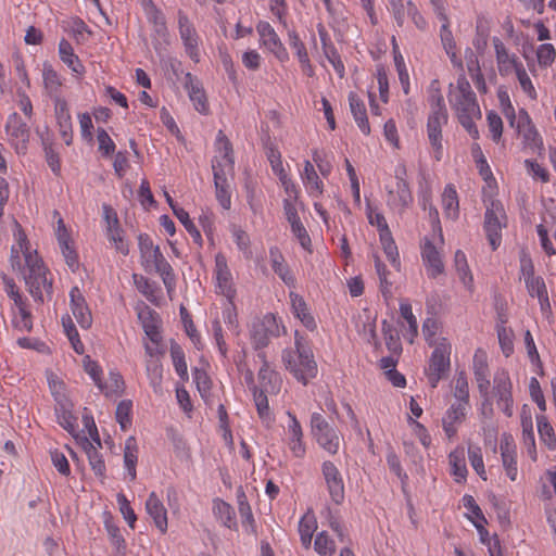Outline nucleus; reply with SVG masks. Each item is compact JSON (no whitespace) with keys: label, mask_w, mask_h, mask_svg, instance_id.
<instances>
[{"label":"nucleus","mask_w":556,"mask_h":556,"mask_svg":"<svg viewBox=\"0 0 556 556\" xmlns=\"http://www.w3.org/2000/svg\"><path fill=\"white\" fill-rule=\"evenodd\" d=\"M13 238L11 266L13 270L22 274L33 299L43 303L45 295L51 296L52 294V280L47 277L48 268L17 222L14 223Z\"/></svg>","instance_id":"f257e3e1"},{"label":"nucleus","mask_w":556,"mask_h":556,"mask_svg":"<svg viewBox=\"0 0 556 556\" xmlns=\"http://www.w3.org/2000/svg\"><path fill=\"white\" fill-rule=\"evenodd\" d=\"M448 103L469 136L478 139L479 131L475 121L481 118V111L476 93L464 75L457 78L455 86H450Z\"/></svg>","instance_id":"f03ea898"},{"label":"nucleus","mask_w":556,"mask_h":556,"mask_svg":"<svg viewBox=\"0 0 556 556\" xmlns=\"http://www.w3.org/2000/svg\"><path fill=\"white\" fill-rule=\"evenodd\" d=\"M282 364L293 378L306 386L318 374L312 346L306 338L294 331V350L286 349L281 354Z\"/></svg>","instance_id":"7ed1b4c3"},{"label":"nucleus","mask_w":556,"mask_h":556,"mask_svg":"<svg viewBox=\"0 0 556 556\" xmlns=\"http://www.w3.org/2000/svg\"><path fill=\"white\" fill-rule=\"evenodd\" d=\"M451 351V343L446 338H442L430 355L428 365L425 368V375L432 389L438 387L440 380L443 379L450 370Z\"/></svg>","instance_id":"20e7f679"},{"label":"nucleus","mask_w":556,"mask_h":556,"mask_svg":"<svg viewBox=\"0 0 556 556\" xmlns=\"http://www.w3.org/2000/svg\"><path fill=\"white\" fill-rule=\"evenodd\" d=\"M285 331L286 328L278 318L268 313L252 323L250 340L255 350H263L269 344L271 338L280 337Z\"/></svg>","instance_id":"39448f33"},{"label":"nucleus","mask_w":556,"mask_h":556,"mask_svg":"<svg viewBox=\"0 0 556 556\" xmlns=\"http://www.w3.org/2000/svg\"><path fill=\"white\" fill-rule=\"evenodd\" d=\"M507 226V215L501 201L492 200L484 213L483 230L495 251L502 243V230Z\"/></svg>","instance_id":"423d86ee"},{"label":"nucleus","mask_w":556,"mask_h":556,"mask_svg":"<svg viewBox=\"0 0 556 556\" xmlns=\"http://www.w3.org/2000/svg\"><path fill=\"white\" fill-rule=\"evenodd\" d=\"M311 428L317 443L328 453L337 454L340 447V437L334 427L319 414L313 413L311 416Z\"/></svg>","instance_id":"0eeeda50"},{"label":"nucleus","mask_w":556,"mask_h":556,"mask_svg":"<svg viewBox=\"0 0 556 556\" xmlns=\"http://www.w3.org/2000/svg\"><path fill=\"white\" fill-rule=\"evenodd\" d=\"M493 396L501 410L510 417L514 414L513 383L508 371L500 369L493 377Z\"/></svg>","instance_id":"6e6552de"},{"label":"nucleus","mask_w":556,"mask_h":556,"mask_svg":"<svg viewBox=\"0 0 556 556\" xmlns=\"http://www.w3.org/2000/svg\"><path fill=\"white\" fill-rule=\"evenodd\" d=\"M146 270H154L157 273L167 289L170 292L176 286V277L173 267L162 254L159 247L140 258Z\"/></svg>","instance_id":"1a4fd4ad"},{"label":"nucleus","mask_w":556,"mask_h":556,"mask_svg":"<svg viewBox=\"0 0 556 556\" xmlns=\"http://www.w3.org/2000/svg\"><path fill=\"white\" fill-rule=\"evenodd\" d=\"M5 134L9 143L14 148L16 153H25L29 142L30 130L28 125L23 122L17 113L9 115L5 124Z\"/></svg>","instance_id":"9d476101"},{"label":"nucleus","mask_w":556,"mask_h":556,"mask_svg":"<svg viewBox=\"0 0 556 556\" xmlns=\"http://www.w3.org/2000/svg\"><path fill=\"white\" fill-rule=\"evenodd\" d=\"M256 31L260 37V47L273 53L279 62L289 61V53L280 40L274 27L266 21H261L256 25Z\"/></svg>","instance_id":"9b49d317"},{"label":"nucleus","mask_w":556,"mask_h":556,"mask_svg":"<svg viewBox=\"0 0 556 556\" xmlns=\"http://www.w3.org/2000/svg\"><path fill=\"white\" fill-rule=\"evenodd\" d=\"M178 30L186 54L195 63L200 62V37L185 12L178 11Z\"/></svg>","instance_id":"f8f14e48"},{"label":"nucleus","mask_w":556,"mask_h":556,"mask_svg":"<svg viewBox=\"0 0 556 556\" xmlns=\"http://www.w3.org/2000/svg\"><path fill=\"white\" fill-rule=\"evenodd\" d=\"M406 168L404 165L395 169L396 187L395 190H390L387 203L389 207L399 213H403L412 203L413 195L408 182L404 178Z\"/></svg>","instance_id":"ddd939ff"},{"label":"nucleus","mask_w":556,"mask_h":556,"mask_svg":"<svg viewBox=\"0 0 556 556\" xmlns=\"http://www.w3.org/2000/svg\"><path fill=\"white\" fill-rule=\"evenodd\" d=\"M321 473L331 501L339 505L344 501V481L339 468L330 460L321 465Z\"/></svg>","instance_id":"4468645a"},{"label":"nucleus","mask_w":556,"mask_h":556,"mask_svg":"<svg viewBox=\"0 0 556 556\" xmlns=\"http://www.w3.org/2000/svg\"><path fill=\"white\" fill-rule=\"evenodd\" d=\"M216 288L226 300L235 299L236 289L232 281V275L228 267L227 258L223 253L215 255V269Z\"/></svg>","instance_id":"2eb2a0df"},{"label":"nucleus","mask_w":556,"mask_h":556,"mask_svg":"<svg viewBox=\"0 0 556 556\" xmlns=\"http://www.w3.org/2000/svg\"><path fill=\"white\" fill-rule=\"evenodd\" d=\"M216 155L212 160V170H217V166L223 172H233L235 159L232 144L226 135L219 130L215 140Z\"/></svg>","instance_id":"dca6fc26"},{"label":"nucleus","mask_w":556,"mask_h":556,"mask_svg":"<svg viewBox=\"0 0 556 556\" xmlns=\"http://www.w3.org/2000/svg\"><path fill=\"white\" fill-rule=\"evenodd\" d=\"M288 424L286 427L287 444L292 455L302 458L306 448L303 442V430L296 416L290 410L287 412Z\"/></svg>","instance_id":"f3484780"},{"label":"nucleus","mask_w":556,"mask_h":556,"mask_svg":"<svg viewBox=\"0 0 556 556\" xmlns=\"http://www.w3.org/2000/svg\"><path fill=\"white\" fill-rule=\"evenodd\" d=\"M421 260L429 278H437L444 273V263L441 252L432 241L425 239L421 244Z\"/></svg>","instance_id":"a211bd4d"},{"label":"nucleus","mask_w":556,"mask_h":556,"mask_svg":"<svg viewBox=\"0 0 556 556\" xmlns=\"http://www.w3.org/2000/svg\"><path fill=\"white\" fill-rule=\"evenodd\" d=\"M470 406L453 403L442 417V427L448 440L456 437L459 426L466 419Z\"/></svg>","instance_id":"6ab92c4d"},{"label":"nucleus","mask_w":556,"mask_h":556,"mask_svg":"<svg viewBox=\"0 0 556 556\" xmlns=\"http://www.w3.org/2000/svg\"><path fill=\"white\" fill-rule=\"evenodd\" d=\"M257 356L262 359V366L257 375L260 380L258 389L269 394H278L282 384L281 376L270 367L263 351H261Z\"/></svg>","instance_id":"aec40b11"},{"label":"nucleus","mask_w":556,"mask_h":556,"mask_svg":"<svg viewBox=\"0 0 556 556\" xmlns=\"http://www.w3.org/2000/svg\"><path fill=\"white\" fill-rule=\"evenodd\" d=\"M70 303L71 311L78 325L84 329L90 328L92 325V315L87 305L86 299L78 287H73L71 289Z\"/></svg>","instance_id":"412c9836"},{"label":"nucleus","mask_w":556,"mask_h":556,"mask_svg":"<svg viewBox=\"0 0 556 556\" xmlns=\"http://www.w3.org/2000/svg\"><path fill=\"white\" fill-rule=\"evenodd\" d=\"M500 450L505 472L511 481H515L518 475L517 450L510 434L504 433L502 435Z\"/></svg>","instance_id":"4be33fe9"},{"label":"nucleus","mask_w":556,"mask_h":556,"mask_svg":"<svg viewBox=\"0 0 556 556\" xmlns=\"http://www.w3.org/2000/svg\"><path fill=\"white\" fill-rule=\"evenodd\" d=\"M138 318L141 323L142 329L151 341L153 348H159L162 336L160 331V317L157 313L150 307L146 306L138 313Z\"/></svg>","instance_id":"5701e85b"},{"label":"nucleus","mask_w":556,"mask_h":556,"mask_svg":"<svg viewBox=\"0 0 556 556\" xmlns=\"http://www.w3.org/2000/svg\"><path fill=\"white\" fill-rule=\"evenodd\" d=\"M184 86L188 91L190 101L193 103L194 109L201 114L208 113V103L202 84L191 73L185 76Z\"/></svg>","instance_id":"b1692460"},{"label":"nucleus","mask_w":556,"mask_h":556,"mask_svg":"<svg viewBox=\"0 0 556 556\" xmlns=\"http://www.w3.org/2000/svg\"><path fill=\"white\" fill-rule=\"evenodd\" d=\"M300 178L302 184L307 192V194L313 199H319L324 193V182L319 178L314 164L305 160L303 164V169L300 172Z\"/></svg>","instance_id":"393cba45"},{"label":"nucleus","mask_w":556,"mask_h":556,"mask_svg":"<svg viewBox=\"0 0 556 556\" xmlns=\"http://www.w3.org/2000/svg\"><path fill=\"white\" fill-rule=\"evenodd\" d=\"M492 41L495 50L497 68L502 76L510 74L513 71H516L518 66L522 65L515 54H510L508 52L506 46L498 37H493Z\"/></svg>","instance_id":"a878e982"},{"label":"nucleus","mask_w":556,"mask_h":556,"mask_svg":"<svg viewBox=\"0 0 556 556\" xmlns=\"http://www.w3.org/2000/svg\"><path fill=\"white\" fill-rule=\"evenodd\" d=\"M447 122L444 114L429 115L427 123V134L430 144L435 151L434 157L440 161L442 157V126Z\"/></svg>","instance_id":"bb28decb"},{"label":"nucleus","mask_w":556,"mask_h":556,"mask_svg":"<svg viewBox=\"0 0 556 556\" xmlns=\"http://www.w3.org/2000/svg\"><path fill=\"white\" fill-rule=\"evenodd\" d=\"M146 510L147 514L153 519L155 527L162 533H165L167 531L168 526L167 510L155 492H151L149 494L146 501Z\"/></svg>","instance_id":"cd10ccee"},{"label":"nucleus","mask_w":556,"mask_h":556,"mask_svg":"<svg viewBox=\"0 0 556 556\" xmlns=\"http://www.w3.org/2000/svg\"><path fill=\"white\" fill-rule=\"evenodd\" d=\"M293 315L302 323L307 330H315L317 325L305 300L300 294L291 291L289 293Z\"/></svg>","instance_id":"c85d7f7f"},{"label":"nucleus","mask_w":556,"mask_h":556,"mask_svg":"<svg viewBox=\"0 0 556 556\" xmlns=\"http://www.w3.org/2000/svg\"><path fill=\"white\" fill-rule=\"evenodd\" d=\"M232 172H223L217 166V170H213L214 186L216 199L224 210H229L231 206V191L228 182V175Z\"/></svg>","instance_id":"c756f323"},{"label":"nucleus","mask_w":556,"mask_h":556,"mask_svg":"<svg viewBox=\"0 0 556 556\" xmlns=\"http://www.w3.org/2000/svg\"><path fill=\"white\" fill-rule=\"evenodd\" d=\"M146 354L150 357L147 361L146 369L150 383L155 392L161 389L162 383V365L155 358L161 353L159 348H153L151 344H144Z\"/></svg>","instance_id":"7c9ffc66"},{"label":"nucleus","mask_w":556,"mask_h":556,"mask_svg":"<svg viewBox=\"0 0 556 556\" xmlns=\"http://www.w3.org/2000/svg\"><path fill=\"white\" fill-rule=\"evenodd\" d=\"M269 256L270 265L275 274L279 276L286 286L294 288L296 282L295 277L289 266L285 263L283 255L277 247H271L269 249Z\"/></svg>","instance_id":"2f4dec72"},{"label":"nucleus","mask_w":556,"mask_h":556,"mask_svg":"<svg viewBox=\"0 0 556 556\" xmlns=\"http://www.w3.org/2000/svg\"><path fill=\"white\" fill-rule=\"evenodd\" d=\"M463 505L468 510L469 515H467L468 519L472 522V525L476 527L478 532L481 535L482 542H484V535H488V531L484 529V526L486 525V519L479 507V505L476 503L473 496L469 494H465L463 496Z\"/></svg>","instance_id":"473e14b6"},{"label":"nucleus","mask_w":556,"mask_h":556,"mask_svg":"<svg viewBox=\"0 0 556 556\" xmlns=\"http://www.w3.org/2000/svg\"><path fill=\"white\" fill-rule=\"evenodd\" d=\"M42 79L45 90L52 100L62 98L61 89L63 85V78L49 63L43 64Z\"/></svg>","instance_id":"72a5a7b5"},{"label":"nucleus","mask_w":556,"mask_h":556,"mask_svg":"<svg viewBox=\"0 0 556 556\" xmlns=\"http://www.w3.org/2000/svg\"><path fill=\"white\" fill-rule=\"evenodd\" d=\"M448 464L451 467V475L454 477L455 482H465L468 470L466 466L465 451L463 447H456L448 454Z\"/></svg>","instance_id":"f704fd0d"},{"label":"nucleus","mask_w":556,"mask_h":556,"mask_svg":"<svg viewBox=\"0 0 556 556\" xmlns=\"http://www.w3.org/2000/svg\"><path fill=\"white\" fill-rule=\"evenodd\" d=\"M473 375L477 382L479 393L482 397L489 395L490 380L488 364L483 355L478 354L473 357Z\"/></svg>","instance_id":"c9c22d12"},{"label":"nucleus","mask_w":556,"mask_h":556,"mask_svg":"<svg viewBox=\"0 0 556 556\" xmlns=\"http://www.w3.org/2000/svg\"><path fill=\"white\" fill-rule=\"evenodd\" d=\"M349 103L352 115L364 135L370 134V126L367 118L366 108L364 102L357 97L356 93L351 92L349 94Z\"/></svg>","instance_id":"e433bc0d"},{"label":"nucleus","mask_w":556,"mask_h":556,"mask_svg":"<svg viewBox=\"0 0 556 556\" xmlns=\"http://www.w3.org/2000/svg\"><path fill=\"white\" fill-rule=\"evenodd\" d=\"M55 416L58 424L68 433L74 434L77 430V418L72 413L71 404L64 400L59 401L55 407Z\"/></svg>","instance_id":"4c0bfd02"},{"label":"nucleus","mask_w":556,"mask_h":556,"mask_svg":"<svg viewBox=\"0 0 556 556\" xmlns=\"http://www.w3.org/2000/svg\"><path fill=\"white\" fill-rule=\"evenodd\" d=\"M440 38L442 46L451 60V63L456 68H463V61L457 54L456 42L454 40L452 30L448 27L447 22H445L440 29Z\"/></svg>","instance_id":"58836bf2"},{"label":"nucleus","mask_w":556,"mask_h":556,"mask_svg":"<svg viewBox=\"0 0 556 556\" xmlns=\"http://www.w3.org/2000/svg\"><path fill=\"white\" fill-rule=\"evenodd\" d=\"M59 55L61 61L75 74H83L85 67L79 58L75 54L72 45L66 39L59 42Z\"/></svg>","instance_id":"ea45409f"},{"label":"nucleus","mask_w":556,"mask_h":556,"mask_svg":"<svg viewBox=\"0 0 556 556\" xmlns=\"http://www.w3.org/2000/svg\"><path fill=\"white\" fill-rule=\"evenodd\" d=\"M454 265L457 275L464 287L472 293L475 290L473 276L468 266L466 254L462 250H457L454 255Z\"/></svg>","instance_id":"a19ab883"},{"label":"nucleus","mask_w":556,"mask_h":556,"mask_svg":"<svg viewBox=\"0 0 556 556\" xmlns=\"http://www.w3.org/2000/svg\"><path fill=\"white\" fill-rule=\"evenodd\" d=\"M442 208L447 218L456 219L459 214L458 195L453 185H446L442 193Z\"/></svg>","instance_id":"79ce46f5"},{"label":"nucleus","mask_w":556,"mask_h":556,"mask_svg":"<svg viewBox=\"0 0 556 556\" xmlns=\"http://www.w3.org/2000/svg\"><path fill=\"white\" fill-rule=\"evenodd\" d=\"M137 462H138L137 442L134 437H129L125 441L124 465H125L127 475L131 481H134L137 477V471H136Z\"/></svg>","instance_id":"37998d69"},{"label":"nucleus","mask_w":556,"mask_h":556,"mask_svg":"<svg viewBox=\"0 0 556 556\" xmlns=\"http://www.w3.org/2000/svg\"><path fill=\"white\" fill-rule=\"evenodd\" d=\"M317 529V521L312 513H307L299 521L300 540L304 548H309L312 544L313 534Z\"/></svg>","instance_id":"c03bdc74"},{"label":"nucleus","mask_w":556,"mask_h":556,"mask_svg":"<svg viewBox=\"0 0 556 556\" xmlns=\"http://www.w3.org/2000/svg\"><path fill=\"white\" fill-rule=\"evenodd\" d=\"M288 37H289V45L291 47V49L294 50V53L302 66V68L305 71V72H308V73H312V65H311V61H309V58H308V53H307V50H306V47L305 45L302 42V40L300 39L299 35L296 34L295 30H289L288 31Z\"/></svg>","instance_id":"a18cd8bd"},{"label":"nucleus","mask_w":556,"mask_h":556,"mask_svg":"<svg viewBox=\"0 0 556 556\" xmlns=\"http://www.w3.org/2000/svg\"><path fill=\"white\" fill-rule=\"evenodd\" d=\"M214 514L223 526L231 529L236 526L233 508L223 500L214 501Z\"/></svg>","instance_id":"49530a36"},{"label":"nucleus","mask_w":556,"mask_h":556,"mask_svg":"<svg viewBox=\"0 0 556 556\" xmlns=\"http://www.w3.org/2000/svg\"><path fill=\"white\" fill-rule=\"evenodd\" d=\"M536 426L542 442L546 444L549 450H555L556 437L553 427L544 415L536 416Z\"/></svg>","instance_id":"de8ad7c7"},{"label":"nucleus","mask_w":556,"mask_h":556,"mask_svg":"<svg viewBox=\"0 0 556 556\" xmlns=\"http://www.w3.org/2000/svg\"><path fill=\"white\" fill-rule=\"evenodd\" d=\"M238 506H239V514L241 517V523H242L243 529L249 533L255 534L256 533L255 520H254L251 507L245 500L244 494L239 496Z\"/></svg>","instance_id":"09e8293b"},{"label":"nucleus","mask_w":556,"mask_h":556,"mask_svg":"<svg viewBox=\"0 0 556 556\" xmlns=\"http://www.w3.org/2000/svg\"><path fill=\"white\" fill-rule=\"evenodd\" d=\"M375 268L379 278L380 292L386 300H389L392 296V282L389 280L390 271L378 257L375 261Z\"/></svg>","instance_id":"8fccbe9b"},{"label":"nucleus","mask_w":556,"mask_h":556,"mask_svg":"<svg viewBox=\"0 0 556 556\" xmlns=\"http://www.w3.org/2000/svg\"><path fill=\"white\" fill-rule=\"evenodd\" d=\"M419 203L424 210L429 207V216L433 223V230H438L439 240L443 243V233L440 226L439 213L438 210L431 203V193L428 190H425L420 193Z\"/></svg>","instance_id":"3c124183"},{"label":"nucleus","mask_w":556,"mask_h":556,"mask_svg":"<svg viewBox=\"0 0 556 556\" xmlns=\"http://www.w3.org/2000/svg\"><path fill=\"white\" fill-rule=\"evenodd\" d=\"M253 400L254 404L256 406L257 414L261 419L265 421L271 420L268 399H267V392L264 390L258 389V387H253Z\"/></svg>","instance_id":"603ef678"},{"label":"nucleus","mask_w":556,"mask_h":556,"mask_svg":"<svg viewBox=\"0 0 556 556\" xmlns=\"http://www.w3.org/2000/svg\"><path fill=\"white\" fill-rule=\"evenodd\" d=\"M541 496L551 500L556 496V466L549 467L541 478Z\"/></svg>","instance_id":"864d4df0"},{"label":"nucleus","mask_w":556,"mask_h":556,"mask_svg":"<svg viewBox=\"0 0 556 556\" xmlns=\"http://www.w3.org/2000/svg\"><path fill=\"white\" fill-rule=\"evenodd\" d=\"M84 368L85 371L89 375V377L92 379L94 384L98 387V389L109 395L108 386L103 383L101 379L102 369L99 366V364L94 361H92L89 356H87L84 359Z\"/></svg>","instance_id":"5fc2aeb1"},{"label":"nucleus","mask_w":556,"mask_h":556,"mask_svg":"<svg viewBox=\"0 0 556 556\" xmlns=\"http://www.w3.org/2000/svg\"><path fill=\"white\" fill-rule=\"evenodd\" d=\"M506 117L508 118L510 126L515 127L518 132L533 125L527 111L520 110L516 115L510 104H508Z\"/></svg>","instance_id":"6e6d98bb"},{"label":"nucleus","mask_w":556,"mask_h":556,"mask_svg":"<svg viewBox=\"0 0 556 556\" xmlns=\"http://www.w3.org/2000/svg\"><path fill=\"white\" fill-rule=\"evenodd\" d=\"M314 548L321 556H331L336 553V543L326 531L317 533Z\"/></svg>","instance_id":"4d7b16f0"},{"label":"nucleus","mask_w":556,"mask_h":556,"mask_svg":"<svg viewBox=\"0 0 556 556\" xmlns=\"http://www.w3.org/2000/svg\"><path fill=\"white\" fill-rule=\"evenodd\" d=\"M174 215L177 217V219L184 225L188 233L192 237L193 241L202 245V236L193 222L191 220L189 213L185 211L184 208H174Z\"/></svg>","instance_id":"13d9d810"},{"label":"nucleus","mask_w":556,"mask_h":556,"mask_svg":"<svg viewBox=\"0 0 556 556\" xmlns=\"http://www.w3.org/2000/svg\"><path fill=\"white\" fill-rule=\"evenodd\" d=\"M454 396L456 401L454 403L456 404H464L466 403V406L469 405V387H468V380L465 375V372H459L455 378V388H454Z\"/></svg>","instance_id":"bf43d9fd"},{"label":"nucleus","mask_w":556,"mask_h":556,"mask_svg":"<svg viewBox=\"0 0 556 556\" xmlns=\"http://www.w3.org/2000/svg\"><path fill=\"white\" fill-rule=\"evenodd\" d=\"M170 356H172V361H173V365H174L176 374L181 379H187L188 378V367H187V363L185 359V353H184L182 349L178 345H172Z\"/></svg>","instance_id":"052dcab7"},{"label":"nucleus","mask_w":556,"mask_h":556,"mask_svg":"<svg viewBox=\"0 0 556 556\" xmlns=\"http://www.w3.org/2000/svg\"><path fill=\"white\" fill-rule=\"evenodd\" d=\"M468 458L471 467L477 472V475L486 480V471L484 468L482 451L480 446H469L468 447Z\"/></svg>","instance_id":"680f3d73"},{"label":"nucleus","mask_w":556,"mask_h":556,"mask_svg":"<svg viewBox=\"0 0 556 556\" xmlns=\"http://www.w3.org/2000/svg\"><path fill=\"white\" fill-rule=\"evenodd\" d=\"M438 330H439V324L434 318L428 317L424 320L422 334H424L426 342L430 346H433V348L437 346V344L440 342V339L443 338V337L437 336Z\"/></svg>","instance_id":"e2e57ef3"},{"label":"nucleus","mask_w":556,"mask_h":556,"mask_svg":"<svg viewBox=\"0 0 556 556\" xmlns=\"http://www.w3.org/2000/svg\"><path fill=\"white\" fill-rule=\"evenodd\" d=\"M380 241L388 260L396 269H399L401 265L399 251L394 240L392 239L391 231H389L386 237H380Z\"/></svg>","instance_id":"0e129e2a"},{"label":"nucleus","mask_w":556,"mask_h":556,"mask_svg":"<svg viewBox=\"0 0 556 556\" xmlns=\"http://www.w3.org/2000/svg\"><path fill=\"white\" fill-rule=\"evenodd\" d=\"M89 464L97 476H103L105 472V464L101 453L91 443L86 447Z\"/></svg>","instance_id":"69168bd1"},{"label":"nucleus","mask_w":556,"mask_h":556,"mask_svg":"<svg viewBox=\"0 0 556 556\" xmlns=\"http://www.w3.org/2000/svg\"><path fill=\"white\" fill-rule=\"evenodd\" d=\"M212 336L222 358H227L228 346L224 338L222 324L218 319L212 321Z\"/></svg>","instance_id":"338daca9"},{"label":"nucleus","mask_w":556,"mask_h":556,"mask_svg":"<svg viewBox=\"0 0 556 556\" xmlns=\"http://www.w3.org/2000/svg\"><path fill=\"white\" fill-rule=\"evenodd\" d=\"M496 332L502 352L508 357L514 351L513 331L504 325H500L496 328Z\"/></svg>","instance_id":"774afa93"}]
</instances>
